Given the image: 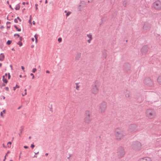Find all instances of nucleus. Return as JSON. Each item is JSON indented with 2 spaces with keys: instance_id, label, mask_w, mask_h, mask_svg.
<instances>
[{
  "instance_id": "obj_1",
  "label": "nucleus",
  "mask_w": 161,
  "mask_h": 161,
  "mask_svg": "<svg viewBox=\"0 0 161 161\" xmlns=\"http://www.w3.org/2000/svg\"><path fill=\"white\" fill-rule=\"evenodd\" d=\"M115 135L118 140L121 139L125 134V131L123 129L119 128H116L115 129Z\"/></svg>"
},
{
  "instance_id": "obj_2",
  "label": "nucleus",
  "mask_w": 161,
  "mask_h": 161,
  "mask_svg": "<svg viewBox=\"0 0 161 161\" xmlns=\"http://www.w3.org/2000/svg\"><path fill=\"white\" fill-rule=\"evenodd\" d=\"M146 116L148 118L152 119L155 116V112L153 110L150 109H147L145 112Z\"/></svg>"
},
{
  "instance_id": "obj_3",
  "label": "nucleus",
  "mask_w": 161,
  "mask_h": 161,
  "mask_svg": "<svg viewBox=\"0 0 161 161\" xmlns=\"http://www.w3.org/2000/svg\"><path fill=\"white\" fill-rule=\"evenodd\" d=\"M152 7L156 10H160L161 9V1L159 0L155 1L152 3Z\"/></svg>"
},
{
  "instance_id": "obj_4",
  "label": "nucleus",
  "mask_w": 161,
  "mask_h": 161,
  "mask_svg": "<svg viewBox=\"0 0 161 161\" xmlns=\"http://www.w3.org/2000/svg\"><path fill=\"white\" fill-rule=\"evenodd\" d=\"M92 120L91 114L88 111H86L85 112V117L84 118V121L86 124L90 123Z\"/></svg>"
},
{
  "instance_id": "obj_5",
  "label": "nucleus",
  "mask_w": 161,
  "mask_h": 161,
  "mask_svg": "<svg viewBox=\"0 0 161 161\" xmlns=\"http://www.w3.org/2000/svg\"><path fill=\"white\" fill-rule=\"evenodd\" d=\"M98 85L97 83H96L93 86L91 89V92L93 94H97L98 93Z\"/></svg>"
},
{
  "instance_id": "obj_6",
  "label": "nucleus",
  "mask_w": 161,
  "mask_h": 161,
  "mask_svg": "<svg viewBox=\"0 0 161 161\" xmlns=\"http://www.w3.org/2000/svg\"><path fill=\"white\" fill-rule=\"evenodd\" d=\"M106 108V104L104 103H102L99 106L98 110L99 112L101 113L104 112L105 111Z\"/></svg>"
},
{
  "instance_id": "obj_7",
  "label": "nucleus",
  "mask_w": 161,
  "mask_h": 161,
  "mask_svg": "<svg viewBox=\"0 0 161 161\" xmlns=\"http://www.w3.org/2000/svg\"><path fill=\"white\" fill-rule=\"evenodd\" d=\"M11 144L12 143L10 142H4L3 145L5 148H10L11 147Z\"/></svg>"
},
{
  "instance_id": "obj_8",
  "label": "nucleus",
  "mask_w": 161,
  "mask_h": 161,
  "mask_svg": "<svg viewBox=\"0 0 161 161\" xmlns=\"http://www.w3.org/2000/svg\"><path fill=\"white\" fill-rule=\"evenodd\" d=\"M138 161H152V160L149 157H145L139 158Z\"/></svg>"
},
{
  "instance_id": "obj_9",
  "label": "nucleus",
  "mask_w": 161,
  "mask_h": 161,
  "mask_svg": "<svg viewBox=\"0 0 161 161\" xmlns=\"http://www.w3.org/2000/svg\"><path fill=\"white\" fill-rule=\"evenodd\" d=\"M87 36L88 38L87 42L90 43L92 40V36L91 34H89L87 35Z\"/></svg>"
},
{
  "instance_id": "obj_10",
  "label": "nucleus",
  "mask_w": 161,
  "mask_h": 161,
  "mask_svg": "<svg viewBox=\"0 0 161 161\" xmlns=\"http://www.w3.org/2000/svg\"><path fill=\"white\" fill-rule=\"evenodd\" d=\"M148 50L147 48V47H143L141 51L143 53H146Z\"/></svg>"
},
{
  "instance_id": "obj_11",
  "label": "nucleus",
  "mask_w": 161,
  "mask_h": 161,
  "mask_svg": "<svg viewBox=\"0 0 161 161\" xmlns=\"http://www.w3.org/2000/svg\"><path fill=\"white\" fill-rule=\"evenodd\" d=\"M4 55L3 53H1L0 54V61H2L4 59Z\"/></svg>"
},
{
  "instance_id": "obj_12",
  "label": "nucleus",
  "mask_w": 161,
  "mask_h": 161,
  "mask_svg": "<svg viewBox=\"0 0 161 161\" xmlns=\"http://www.w3.org/2000/svg\"><path fill=\"white\" fill-rule=\"evenodd\" d=\"M6 113V110L5 109H4L3 111L0 112V116H1L3 118L4 117V116L3 115V114H5Z\"/></svg>"
},
{
  "instance_id": "obj_13",
  "label": "nucleus",
  "mask_w": 161,
  "mask_h": 161,
  "mask_svg": "<svg viewBox=\"0 0 161 161\" xmlns=\"http://www.w3.org/2000/svg\"><path fill=\"white\" fill-rule=\"evenodd\" d=\"M157 82L160 85H161V76H159L157 79Z\"/></svg>"
},
{
  "instance_id": "obj_14",
  "label": "nucleus",
  "mask_w": 161,
  "mask_h": 161,
  "mask_svg": "<svg viewBox=\"0 0 161 161\" xmlns=\"http://www.w3.org/2000/svg\"><path fill=\"white\" fill-rule=\"evenodd\" d=\"M3 80L4 82L7 84L8 82V81L6 78H5V76H3Z\"/></svg>"
},
{
  "instance_id": "obj_15",
  "label": "nucleus",
  "mask_w": 161,
  "mask_h": 161,
  "mask_svg": "<svg viewBox=\"0 0 161 161\" xmlns=\"http://www.w3.org/2000/svg\"><path fill=\"white\" fill-rule=\"evenodd\" d=\"M124 154H125V152L124 151V150L122 151L120 153H119V155L120 157L123 156V155H124Z\"/></svg>"
},
{
  "instance_id": "obj_16",
  "label": "nucleus",
  "mask_w": 161,
  "mask_h": 161,
  "mask_svg": "<svg viewBox=\"0 0 161 161\" xmlns=\"http://www.w3.org/2000/svg\"><path fill=\"white\" fill-rule=\"evenodd\" d=\"M80 86L79 85L78 83H76V89L77 90H78L79 89V88L80 87Z\"/></svg>"
},
{
  "instance_id": "obj_17",
  "label": "nucleus",
  "mask_w": 161,
  "mask_h": 161,
  "mask_svg": "<svg viewBox=\"0 0 161 161\" xmlns=\"http://www.w3.org/2000/svg\"><path fill=\"white\" fill-rule=\"evenodd\" d=\"M34 37L36 39V43H37V38L38 37V35H37L36 34L34 36Z\"/></svg>"
},
{
  "instance_id": "obj_18",
  "label": "nucleus",
  "mask_w": 161,
  "mask_h": 161,
  "mask_svg": "<svg viewBox=\"0 0 161 161\" xmlns=\"http://www.w3.org/2000/svg\"><path fill=\"white\" fill-rule=\"evenodd\" d=\"M19 88V86L17 85H16L15 87H13V89L14 91L15 90L16 88Z\"/></svg>"
},
{
  "instance_id": "obj_19",
  "label": "nucleus",
  "mask_w": 161,
  "mask_h": 161,
  "mask_svg": "<svg viewBox=\"0 0 161 161\" xmlns=\"http://www.w3.org/2000/svg\"><path fill=\"white\" fill-rule=\"evenodd\" d=\"M14 27L18 31H21V29H19L15 25Z\"/></svg>"
},
{
  "instance_id": "obj_20",
  "label": "nucleus",
  "mask_w": 161,
  "mask_h": 161,
  "mask_svg": "<svg viewBox=\"0 0 161 161\" xmlns=\"http://www.w3.org/2000/svg\"><path fill=\"white\" fill-rule=\"evenodd\" d=\"M31 19H32L31 16H30V19L29 20V23L31 25H32V23H31Z\"/></svg>"
},
{
  "instance_id": "obj_21",
  "label": "nucleus",
  "mask_w": 161,
  "mask_h": 161,
  "mask_svg": "<svg viewBox=\"0 0 161 161\" xmlns=\"http://www.w3.org/2000/svg\"><path fill=\"white\" fill-rule=\"evenodd\" d=\"M20 6L19 5H18L16 7L15 9L16 10H18L20 9Z\"/></svg>"
},
{
  "instance_id": "obj_22",
  "label": "nucleus",
  "mask_w": 161,
  "mask_h": 161,
  "mask_svg": "<svg viewBox=\"0 0 161 161\" xmlns=\"http://www.w3.org/2000/svg\"><path fill=\"white\" fill-rule=\"evenodd\" d=\"M12 42V41L10 40H8L7 42V44L8 45H10Z\"/></svg>"
},
{
  "instance_id": "obj_23",
  "label": "nucleus",
  "mask_w": 161,
  "mask_h": 161,
  "mask_svg": "<svg viewBox=\"0 0 161 161\" xmlns=\"http://www.w3.org/2000/svg\"><path fill=\"white\" fill-rule=\"evenodd\" d=\"M130 93L128 92L127 94H126V96L127 97H129L130 96Z\"/></svg>"
},
{
  "instance_id": "obj_24",
  "label": "nucleus",
  "mask_w": 161,
  "mask_h": 161,
  "mask_svg": "<svg viewBox=\"0 0 161 161\" xmlns=\"http://www.w3.org/2000/svg\"><path fill=\"white\" fill-rule=\"evenodd\" d=\"M36 71V68H33L32 70V72L33 73H35Z\"/></svg>"
},
{
  "instance_id": "obj_25",
  "label": "nucleus",
  "mask_w": 161,
  "mask_h": 161,
  "mask_svg": "<svg viewBox=\"0 0 161 161\" xmlns=\"http://www.w3.org/2000/svg\"><path fill=\"white\" fill-rule=\"evenodd\" d=\"M18 44L19 45V46H21L22 45V43L21 42H19L18 43Z\"/></svg>"
},
{
  "instance_id": "obj_26",
  "label": "nucleus",
  "mask_w": 161,
  "mask_h": 161,
  "mask_svg": "<svg viewBox=\"0 0 161 161\" xmlns=\"http://www.w3.org/2000/svg\"><path fill=\"white\" fill-rule=\"evenodd\" d=\"M30 75L31 76H32V79H34L35 78V76H34V74L32 73H31L30 74Z\"/></svg>"
},
{
  "instance_id": "obj_27",
  "label": "nucleus",
  "mask_w": 161,
  "mask_h": 161,
  "mask_svg": "<svg viewBox=\"0 0 161 161\" xmlns=\"http://www.w3.org/2000/svg\"><path fill=\"white\" fill-rule=\"evenodd\" d=\"M70 13H71V12H68V13H67L66 16H69L70 14Z\"/></svg>"
},
{
  "instance_id": "obj_28",
  "label": "nucleus",
  "mask_w": 161,
  "mask_h": 161,
  "mask_svg": "<svg viewBox=\"0 0 161 161\" xmlns=\"http://www.w3.org/2000/svg\"><path fill=\"white\" fill-rule=\"evenodd\" d=\"M62 41V39L61 38H59L58 39V41L59 42H61Z\"/></svg>"
},
{
  "instance_id": "obj_29",
  "label": "nucleus",
  "mask_w": 161,
  "mask_h": 161,
  "mask_svg": "<svg viewBox=\"0 0 161 161\" xmlns=\"http://www.w3.org/2000/svg\"><path fill=\"white\" fill-rule=\"evenodd\" d=\"M37 6H38V4H35V6H36V10L38 9Z\"/></svg>"
},
{
  "instance_id": "obj_30",
  "label": "nucleus",
  "mask_w": 161,
  "mask_h": 161,
  "mask_svg": "<svg viewBox=\"0 0 161 161\" xmlns=\"http://www.w3.org/2000/svg\"><path fill=\"white\" fill-rule=\"evenodd\" d=\"M14 36H17L18 37H19V35L18 34H14Z\"/></svg>"
},
{
  "instance_id": "obj_31",
  "label": "nucleus",
  "mask_w": 161,
  "mask_h": 161,
  "mask_svg": "<svg viewBox=\"0 0 161 161\" xmlns=\"http://www.w3.org/2000/svg\"><path fill=\"white\" fill-rule=\"evenodd\" d=\"M21 68L23 70L24 72H25V70H24L25 68L24 67H23V66H21Z\"/></svg>"
},
{
  "instance_id": "obj_32",
  "label": "nucleus",
  "mask_w": 161,
  "mask_h": 161,
  "mask_svg": "<svg viewBox=\"0 0 161 161\" xmlns=\"http://www.w3.org/2000/svg\"><path fill=\"white\" fill-rule=\"evenodd\" d=\"M5 89L7 91H8L9 90V88L8 87H6L5 88Z\"/></svg>"
},
{
  "instance_id": "obj_33",
  "label": "nucleus",
  "mask_w": 161,
  "mask_h": 161,
  "mask_svg": "<svg viewBox=\"0 0 161 161\" xmlns=\"http://www.w3.org/2000/svg\"><path fill=\"white\" fill-rule=\"evenodd\" d=\"M35 147V146L34 144H31V147L32 148H33Z\"/></svg>"
},
{
  "instance_id": "obj_34",
  "label": "nucleus",
  "mask_w": 161,
  "mask_h": 161,
  "mask_svg": "<svg viewBox=\"0 0 161 161\" xmlns=\"http://www.w3.org/2000/svg\"><path fill=\"white\" fill-rule=\"evenodd\" d=\"M14 21L16 23H18V20H17V19H14Z\"/></svg>"
},
{
  "instance_id": "obj_35",
  "label": "nucleus",
  "mask_w": 161,
  "mask_h": 161,
  "mask_svg": "<svg viewBox=\"0 0 161 161\" xmlns=\"http://www.w3.org/2000/svg\"><path fill=\"white\" fill-rule=\"evenodd\" d=\"M17 19H18L20 22L21 21V19H20L19 17H17Z\"/></svg>"
},
{
  "instance_id": "obj_36",
  "label": "nucleus",
  "mask_w": 161,
  "mask_h": 161,
  "mask_svg": "<svg viewBox=\"0 0 161 161\" xmlns=\"http://www.w3.org/2000/svg\"><path fill=\"white\" fill-rule=\"evenodd\" d=\"M10 73H9L8 74V79H10Z\"/></svg>"
},
{
  "instance_id": "obj_37",
  "label": "nucleus",
  "mask_w": 161,
  "mask_h": 161,
  "mask_svg": "<svg viewBox=\"0 0 161 161\" xmlns=\"http://www.w3.org/2000/svg\"><path fill=\"white\" fill-rule=\"evenodd\" d=\"M9 8H11L12 9H13V8H12V6H11V5H9Z\"/></svg>"
},
{
  "instance_id": "obj_38",
  "label": "nucleus",
  "mask_w": 161,
  "mask_h": 161,
  "mask_svg": "<svg viewBox=\"0 0 161 161\" xmlns=\"http://www.w3.org/2000/svg\"><path fill=\"white\" fill-rule=\"evenodd\" d=\"M46 72L47 73H48V74H49V73H50V72H49V71H48V70H47V71H46Z\"/></svg>"
},
{
  "instance_id": "obj_39",
  "label": "nucleus",
  "mask_w": 161,
  "mask_h": 161,
  "mask_svg": "<svg viewBox=\"0 0 161 161\" xmlns=\"http://www.w3.org/2000/svg\"><path fill=\"white\" fill-rule=\"evenodd\" d=\"M24 148H28V147L27 146H24Z\"/></svg>"
},
{
  "instance_id": "obj_40",
  "label": "nucleus",
  "mask_w": 161,
  "mask_h": 161,
  "mask_svg": "<svg viewBox=\"0 0 161 161\" xmlns=\"http://www.w3.org/2000/svg\"><path fill=\"white\" fill-rule=\"evenodd\" d=\"M26 94H27V92H25L24 94L23 95V96H24L25 95H26Z\"/></svg>"
},
{
  "instance_id": "obj_41",
  "label": "nucleus",
  "mask_w": 161,
  "mask_h": 161,
  "mask_svg": "<svg viewBox=\"0 0 161 161\" xmlns=\"http://www.w3.org/2000/svg\"><path fill=\"white\" fill-rule=\"evenodd\" d=\"M32 23H33V24L34 25H35V21H33V22H32Z\"/></svg>"
},
{
  "instance_id": "obj_42",
  "label": "nucleus",
  "mask_w": 161,
  "mask_h": 161,
  "mask_svg": "<svg viewBox=\"0 0 161 161\" xmlns=\"http://www.w3.org/2000/svg\"><path fill=\"white\" fill-rule=\"evenodd\" d=\"M32 41L34 42V38H32Z\"/></svg>"
},
{
  "instance_id": "obj_43",
  "label": "nucleus",
  "mask_w": 161,
  "mask_h": 161,
  "mask_svg": "<svg viewBox=\"0 0 161 161\" xmlns=\"http://www.w3.org/2000/svg\"><path fill=\"white\" fill-rule=\"evenodd\" d=\"M47 3V0H46L45 1V3Z\"/></svg>"
},
{
  "instance_id": "obj_44",
  "label": "nucleus",
  "mask_w": 161,
  "mask_h": 161,
  "mask_svg": "<svg viewBox=\"0 0 161 161\" xmlns=\"http://www.w3.org/2000/svg\"><path fill=\"white\" fill-rule=\"evenodd\" d=\"M25 3H24V2L23 3H22V4H23V5H25Z\"/></svg>"
},
{
  "instance_id": "obj_45",
  "label": "nucleus",
  "mask_w": 161,
  "mask_h": 161,
  "mask_svg": "<svg viewBox=\"0 0 161 161\" xmlns=\"http://www.w3.org/2000/svg\"><path fill=\"white\" fill-rule=\"evenodd\" d=\"M19 76L21 78V77H22V76L21 75H19Z\"/></svg>"
},
{
  "instance_id": "obj_46",
  "label": "nucleus",
  "mask_w": 161,
  "mask_h": 161,
  "mask_svg": "<svg viewBox=\"0 0 161 161\" xmlns=\"http://www.w3.org/2000/svg\"><path fill=\"white\" fill-rule=\"evenodd\" d=\"M26 91H27V89H25V92H26Z\"/></svg>"
},
{
  "instance_id": "obj_47",
  "label": "nucleus",
  "mask_w": 161,
  "mask_h": 161,
  "mask_svg": "<svg viewBox=\"0 0 161 161\" xmlns=\"http://www.w3.org/2000/svg\"><path fill=\"white\" fill-rule=\"evenodd\" d=\"M2 64L1 63H0V67H1L2 66Z\"/></svg>"
},
{
  "instance_id": "obj_48",
  "label": "nucleus",
  "mask_w": 161,
  "mask_h": 161,
  "mask_svg": "<svg viewBox=\"0 0 161 161\" xmlns=\"http://www.w3.org/2000/svg\"><path fill=\"white\" fill-rule=\"evenodd\" d=\"M6 159V155H5V157H4V159Z\"/></svg>"
},
{
  "instance_id": "obj_49",
  "label": "nucleus",
  "mask_w": 161,
  "mask_h": 161,
  "mask_svg": "<svg viewBox=\"0 0 161 161\" xmlns=\"http://www.w3.org/2000/svg\"><path fill=\"white\" fill-rule=\"evenodd\" d=\"M7 3H8V4H9V2H8V1L7 2Z\"/></svg>"
},
{
  "instance_id": "obj_50",
  "label": "nucleus",
  "mask_w": 161,
  "mask_h": 161,
  "mask_svg": "<svg viewBox=\"0 0 161 161\" xmlns=\"http://www.w3.org/2000/svg\"><path fill=\"white\" fill-rule=\"evenodd\" d=\"M4 76H7V74H5V75Z\"/></svg>"
},
{
  "instance_id": "obj_51",
  "label": "nucleus",
  "mask_w": 161,
  "mask_h": 161,
  "mask_svg": "<svg viewBox=\"0 0 161 161\" xmlns=\"http://www.w3.org/2000/svg\"><path fill=\"white\" fill-rule=\"evenodd\" d=\"M3 99H5V97L4 96H3Z\"/></svg>"
},
{
  "instance_id": "obj_52",
  "label": "nucleus",
  "mask_w": 161,
  "mask_h": 161,
  "mask_svg": "<svg viewBox=\"0 0 161 161\" xmlns=\"http://www.w3.org/2000/svg\"><path fill=\"white\" fill-rule=\"evenodd\" d=\"M39 153V152H36V153H35V154H37Z\"/></svg>"
},
{
  "instance_id": "obj_53",
  "label": "nucleus",
  "mask_w": 161,
  "mask_h": 161,
  "mask_svg": "<svg viewBox=\"0 0 161 161\" xmlns=\"http://www.w3.org/2000/svg\"><path fill=\"white\" fill-rule=\"evenodd\" d=\"M12 50H13V51H14V48H12Z\"/></svg>"
},
{
  "instance_id": "obj_54",
  "label": "nucleus",
  "mask_w": 161,
  "mask_h": 161,
  "mask_svg": "<svg viewBox=\"0 0 161 161\" xmlns=\"http://www.w3.org/2000/svg\"><path fill=\"white\" fill-rule=\"evenodd\" d=\"M46 156H47V155H48V153H46Z\"/></svg>"
},
{
  "instance_id": "obj_55",
  "label": "nucleus",
  "mask_w": 161,
  "mask_h": 161,
  "mask_svg": "<svg viewBox=\"0 0 161 161\" xmlns=\"http://www.w3.org/2000/svg\"><path fill=\"white\" fill-rule=\"evenodd\" d=\"M19 38H20V40H21V37H19Z\"/></svg>"
},
{
  "instance_id": "obj_56",
  "label": "nucleus",
  "mask_w": 161,
  "mask_h": 161,
  "mask_svg": "<svg viewBox=\"0 0 161 161\" xmlns=\"http://www.w3.org/2000/svg\"><path fill=\"white\" fill-rule=\"evenodd\" d=\"M9 153V152H8L7 153V154Z\"/></svg>"
},
{
  "instance_id": "obj_57",
  "label": "nucleus",
  "mask_w": 161,
  "mask_h": 161,
  "mask_svg": "<svg viewBox=\"0 0 161 161\" xmlns=\"http://www.w3.org/2000/svg\"><path fill=\"white\" fill-rule=\"evenodd\" d=\"M5 155H6V157L7 156V153Z\"/></svg>"
},
{
  "instance_id": "obj_58",
  "label": "nucleus",
  "mask_w": 161,
  "mask_h": 161,
  "mask_svg": "<svg viewBox=\"0 0 161 161\" xmlns=\"http://www.w3.org/2000/svg\"><path fill=\"white\" fill-rule=\"evenodd\" d=\"M34 157H36H36H37V156H34Z\"/></svg>"
},
{
  "instance_id": "obj_59",
  "label": "nucleus",
  "mask_w": 161,
  "mask_h": 161,
  "mask_svg": "<svg viewBox=\"0 0 161 161\" xmlns=\"http://www.w3.org/2000/svg\"><path fill=\"white\" fill-rule=\"evenodd\" d=\"M10 161H13L12 160H10Z\"/></svg>"
},
{
  "instance_id": "obj_60",
  "label": "nucleus",
  "mask_w": 161,
  "mask_h": 161,
  "mask_svg": "<svg viewBox=\"0 0 161 161\" xmlns=\"http://www.w3.org/2000/svg\"><path fill=\"white\" fill-rule=\"evenodd\" d=\"M5 159H4L3 160V161H5Z\"/></svg>"
},
{
  "instance_id": "obj_61",
  "label": "nucleus",
  "mask_w": 161,
  "mask_h": 161,
  "mask_svg": "<svg viewBox=\"0 0 161 161\" xmlns=\"http://www.w3.org/2000/svg\"><path fill=\"white\" fill-rule=\"evenodd\" d=\"M64 12H65V13H66V11H65Z\"/></svg>"
},
{
  "instance_id": "obj_62",
  "label": "nucleus",
  "mask_w": 161,
  "mask_h": 161,
  "mask_svg": "<svg viewBox=\"0 0 161 161\" xmlns=\"http://www.w3.org/2000/svg\"><path fill=\"white\" fill-rule=\"evenodd\" d=\"M149 80V81H151V80Z\"/></svg>"
},
{
  "instance_id": "obj_63",
  "label": "nucleus",
  "mask_w": 161,
  "mask_h": 161,
  "mask_svg": "<svg viewBox=\"0 0 161 161\" xmlns=\"http://www.w3.org/2000/svg\"><path fill=\"white\" fill-rule=\"evenodd\" d=\"M26 4H28V3H26Z\"/></svg>"
},
{
  "instance_id": "obj_64",
  "label": "nucleus",
  "mask_w": 161,
  "mask_h": 161,
  "mask_svg": "<svg viewBox=\"0 0 161 161\" xmlns=\"http://www.w3.org/2000/svg\"><path fill=\"white\" fill-rule=\"evenodd\" d=\"M1 23V21L0 20V24Z\"/></svg>"
}]
</instances>
